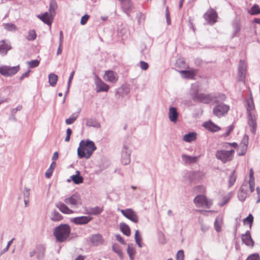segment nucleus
Here are the masks:
<instances>
[{
  "label": "nucleus",
  "mask_w": 260,
  "mask_h": 260,
  "mask_svg": "<svg viewBox=\"0 0 260 260\" xmlns=\"http://www.w3.org/2000/svg\"><path fill=\"white\" fill-rule=\"evenodd\" d=\"M63 201L64 203L59 202L56 203V207L60 212L66 214H71L74 213V211L69 208L67 205L72 208H78L82 203L80 196L77 193L65 198Z\"/></svg>",
  "instance_id": "obj_1"
},
{
  "label": "nucleus",
  "mask_w": 260,
  "mask_h": 260,
  "mask_svg": "<svg viewBox=\"0 0 260 260\" xmlns=\"http://www.w3.org/2000/svg\"><path fill=\"white\" fill-rule=\"evenodd\" d=\"M245 101L248 124L251 133L255 134L257 127V116L252 95H250V97L249 99H246Z\"/></svg>",
  "instance_id": "obj_2"
},
{
  "label": "nucleus",
  "mask_w": 260,
  "mask_h": 260,
  "mask_svg": "<svg viewBox=\"0 0 260 260\" xmlns=\"http://www.w3.org/2000/svg\"><path fill=\"white\" fill-rule=\"evenodd\" d=\"M199 86L197 84L191 85L190 95L194 102H198L204 104H209L211 102L218 103V94L213 95L211 94H204L198 92Z\"/></svg>",
  "instance_id": "obj_3"
},
{
  "label": "nucleus",
  "mask_w": 260,
  "mask_h": 260,
  "mask_svg": "<svg viewBox=\"0 0 260 260\" xmlns=\"http://www.w3.org/2000/svg\"><path fill=\"white\" fill-rule=\"evenodd\" d=\"M71 230V228L68 224H61L55 227L53 231V235L56 241L62 243L77 237L76 234H72V237L70 236Z\"/></svg>",
  "instance_id": "obj_4"
},
{
  "label": "nucleus",
  "mask_w": 260,
  "mask_h": 260,
  "mask_svg": "<svg viewBox=\"0 0 260 260\" xmlns=\"http://www.w3.org/2000/svg\"><path fill=\"white\" fill-rule=\"evenodd\" d=\"M96 149V147L93 141L89 140L86 141L82 140L77 150L78 157L80 158L84 157L88 159Z\"/></svg>",
  "instance_id": "obj_5"
},
{
  "label": "nucleus",
  "mask_w": 260,
  "mask_h": 260,
  "mask_svg": "<svg viewBox=\"0 0 260 260\" xmlns=\"http://www.w3.org/2000/svg\"><path fill=\"white\" fill-rule=\"evenodd\" d=\"M225 99V94L221 93L218 94V100L219 102L215 103L216 105L213 108V112L214 115L219 118L225 115L230 110L229 106L222 103Z\"/></svg>",
  "instance_id": "obj_6"
},
{
  "label": "nucleus",
  "mask_w": 260,
  "mask_h": 260,
  "mask_svg": "<svg viewBox=\"0 0 260 260\" xmlns=\"http://www.w3.org/2000/svg\"><path fill=\"white\" fill-rule=\"evenodd\" d=\"M235 153V150L231 149L230 150H218L216 152V157L220 160L223 163H226L231 161Z\"/></svg>",
  "instance_id": "obj_7"
},
{
  "label": "nucleus",
  "mask_w": 260,
  "mask_h": 260,
  "mask_svg": "<svg viewBox=\"0 0 260 260\" xmlns=\"http://www.w3.org/2000/svg\"><path fill=\"white\" fill-rule=\"evenodd\" d=\"M132 150L127 144H124L121 152V162L123 165H127L131 162Z\"/></svg>",
  "instance_id": "obj_8"
},
{
  "label": "nucleus",
  "mask_w": 260,
  "mask_h": 260,
  "mask_svg": "<svg viewBox=\"0 0 260 260\" xmlns=\"http://www.w3.org/2000/svg\"><path fill=\"white\" fill-rule=\"evenodd\" d=\"M194 203L198 207H206L209 208L212 205V202L208 200L204 195L197 196L194 199Z\"/></svg>",
  "instance_id": "obj_9"
},
{
  "label": "nucleus",
  "mask_w": 260,
  "mask_h": 260,
  "mask_svg": "<svg viewBox=\"0 0 260 260\" xmlns=\"http://www.w3.org/2000/svg\"><path fill=\"white\" fill-rule=\"evenodd\" d=\"M19 70V67H0V73L5 76H11L16 74Z\"/></svg>",
  "instance_id": "obj_10"
},
{
  "label": "nucleus",
  "mask_w": 260,
  "mask_h": 260,
  "mask_svg": "<svg viewBox=\"0 0 260 260\" xmlns=\"http://www.w3.org/2000/svg\"><path fill=\"white\" fill-rule=\"evenodd\" d=\"M122 215L126 218L131 220L132 221L137 223L138 222V216L137 213L132 209L129 208L126 210L118 209Z\"/></svg>",
  "instance_id": "obj_11"
},
{
  "label": "nucleus",
  "mask_w": 260,
  "mask_h": 260,
  "mask_svg": "<svg viewBox=\"0 0 260 260\" xmlns=\"http://www.w3.org/2000/svg\"><path fill=\"white\" fill-rule=\"evenodd\" d=\"M247 70V64L245 61L241 60L238 66V79L239 81L245 83Z\"/></svg>",
  "instance_id": "obj_12"
},
{
  "label": "nucleus",
  "mask_w": 260,
  "mask_h": 260,
  "mask_svg": "<svg viewBox=\"0 0 260 260\" xmlns=\"http://www.w3.org/2000/svg\"><path fill=\"white\" fill-rule=\"evenodd\" d=\"M205 19L211 24H213L216 22L217 14L213 9H210L204 15Z\"/></svg>",
  "instance_id": "obj_13"
},
{
  "label": "nucleus",
  "mask_w": 260,
  "mask_h": 260,
  "mask_svg": "<svg viewBox=\"0 0 260 260\" xmlns=\"http://www.w3.org/2000/svg\"><path fill=\"white\" fill-rule=\"evenodd\" d=\"M118 78L117 74L110 70L106 71L104 76L105 81L113 83L117 82Z\"/></svg>",
  "instance_id": "obj_14"
},
{
  "label": "nucleus",
  "mask_w": 260,
  "mask_h": 260,
  "mask_svg": "<svg viewBox=\"0 0 260 260\" xmlns=\"http://www.w3.org/2000/svg\"><path fill=\"white\" fill-rule=\"evenodd\" d=\"M95 84L97 92H107L109 89V86L99 78L95 80Z\"/></svg>",
  "instance_id": "obj_15"
},
{
  "label": "nucleus",
  "mask_w": 260,
  "mask_h": 260,
  "mask_svg": "<svg viewBox=\"0 0 260 260\" xmlns=\"http://www.w3.org/2000/svg\"><path fill=\"white\" fill-rule=\"evenodd\" d=\"M181 159L182 162L185 165H190L196 163L200 158V155L198 156H190L185 154L181 155Z\"/></svg>",
  "instance_id": "obj_16"
},
{
  "label": "nucleus",
  "mask_w": 260,
  "mask_h": 260,
  "mask_svg": "<svg viewBox=\"0 0 260 260\" xmlns=\"http://www.w3.org/2000/svg\"><path fill=\"white\" fill-rule=\"evenodd\" d=\"M168 116L171 122L176 123L178 120L179 116L177 108L174 107H170L169 109Z\"/></svg>",
  "instance_id": "obj_17"
},
{
  "label": "nucleus",
  "mask_w": 260,
  "mask_h": 260,
  "mask_svg": "<svg viewBox=\"0 0 260 260\" xmlns=\"http://www.w3.org/2000/svg\"><path fill=\"white\" fill-rule=\"evenodd\" d=\"M91 217L86 216H82L76 217L71 219V221L76 224H85L88 223L91 220Z\"/></svg>",
  "instance_id": "obj_18"
},
{
  "label": "nucleus",
  "mask_w": 260,
  "mask_h": 260,
  "mask_svg": "<svg viewBox=\"0 0 260 260\" xmlns=\"http://www.w3.org/2000/svg\"><path fill=\"white\" fill-rule=\"evenodd\" d=\"M54 15L49 12H45L42 15H38V17L40 18L43 22L47 25H51Z\"/></svg>",
  "instance_id": "obj_19"
},
{
  "label": "nucleus",
  "mask_w": 260,
  "mask_h": 260,
  "mask_svg": "<svg viewBox=\"0 0 260 260\" xmlns=\"http://www.w3.org/2000/svg\"><path fill=\"white\" fill-rule=\"evenodd\" d=\"M242 242L248 246L253 247L254 245V241L252 239L250 233L247 231L245 234H242L241 236Z\"/></svg>",
  "instance_id": "obj_20"
},
{
  "label": "nucleus",
  "mask_w": 260,
  "mask_h": 260,
  "mask_svg": "<svg viewBox=\"0 0 260 260\" xmlns=\"http://www.w3.org/2000/svg\"><path fill=\"white\" fill-rule=\"evenodd\" d=\"M11 49V44L6 42L5 40L0 41V54L2 55H6L8 51Z\"/></svg>",
  "instance_id": "obj_21"
},
{
  "label": "nucleus",
  "mask_w": 260,
  "mask_h": 260,
  "mask_svg": "<svg viewBox=\"0 0 260 260\" xmlns=\"http://www.w3.org/2000/svg\"><path fill=\"white\" fill-rule=\"evenodd\" d=\"M203 126L208 130L212 132H216L220 129V128L218 125H216L211 121L204 122Z\"/></svg>",
  "instance_id": "obj_22"
},
{
  "label": "nucleus",
  "mask_w": 260,
  "mask_h": 260,
  "mask_svg": "<svg viewBox=\"0 0 260 260\" xmlns=\"http://www.w3.org/2000/svg\"><path fill=\"white\" fill-rule=\"evenodd\" d=\"M244 187H246V185L243 184L238 193V198L242 202L244 201L247 197V189Z\"/></svg>",
  "instance_id": "obj_23"
},
{
  "label": "nucleus",
  "mask_w": 260,
  "mask_h": 260,
  "mask_svg": "<svg viewBox=\"0 0 260 260\" xmlns=\"http://www.w3.org/2000/svg\"><path fill=\"white\" fill-rule=\"evenodd\" d=\"M180 73L184 75L185 78L192 79L197 74L196 70L191 69L189 70H182L180 71Z\"/></svg>",
  "instance_id": "obj_24"
},
{
  "label": "nucleus",
  "mask_w": 260,
  "mask_h": 260,
  "mask_svg": "<svg viewBox=\"0 0 260 260\" xmlns=\"http://www.w3.org/2000/svg\"><path fill=\"white\" fill-rule=\"evenodd\" d=\"M76 173V175L71 176L70 178L76 184H79L82 183L83 181V178L80 175V172L79 171H77Z\"/></svg>",
  "instance_id": "obj_25"
},
{
  "label": "nucleus",
  "mask_w": 260,
  "mask_h": 260,
  "mask_svg": "<svg viewBox=\"0 0 260 260\" xmlns=\"http://www.w3.org/2000/svg\"><path fill=\"white\" fill-rule=\"evenodd\" d=\"M133 7V4L131 0H127L121 5V7L123 11L127 14L129 12Z\"/></svg>",
  "instance_id": "obj_26"
},
{
  "label": "nucleus",
  "mask_w": 260,
  "mask_h": 260,
  "mask_svg": "<svg viewBox=\"0 0 260 260\" xmlns=\"http://www.w3.org/2000/svg\"><path fill=\"white\" fill-rule=\"evenodd\" d=\"M86 125L88 127H93L95 128H99L100 124L96 120L92 118H88L86 119Z\"/></svg>",
  "instance_id": "obj_27"
},
{
  "label": "nucleus",
  "mask_w": 260,
  "mask_h": 260,
  "mask_svg": "<svg viewBox=\"0 0 260 260\" xmlns=\"http://www.w3.org/2000/svg\"><path fill=\"white\" fill-rule=\"evenodd\" d=\"M196 136L195 133H189L183 136V140L186 142H191L196 139Z\"/></svg>",
  "instance_id": "obj_28"
},
{
  "label": "nucleus",
  "mask_w": 260,
  "mask_h": 260,
  "mask_svg": "<svg viewBox=\"0 0 260 260\" xmlns=\"http://www.w3.org/2000/svg\"><path fill=\"white\" fill-rule=\"evenodd\" d=\"M119 227L120 228L121 231L122 232V233L127 236H128L131 234V231L129 226L125 223H120L119 224Z\"/></svg>",
  "instance_id": "obj_29"
},
{
  "label": "nucleus",
  "mask_w": 260,
  "mask_h": 260,
  "mask_svg": "<svg viewBox=\"0 0 260 260\" xmlns=\"http://www.w3.org/2000/svg\"><path fill=\"white\" fill-rule=\"evenodd\" d=\"M57 4L55 0H51L49 4V13L52 14V15H55V11L57 8Z\"/></svg>",
  "instance_id": "obj_30"
},
{
  "label": "nucleus",
  "mask_w": 260,
  "mask_h": 260,
  "mask_svg": "<svg viewBox=\"0 0 260 260\" xmlns=\"http://www.w3.org/2000/svg\"><path fill=\"white\" fill-rule=\"evenodd\" d=\"M91 241L95 245L100 244L103 242L102 236L100 234L93 235L91 238Z\"/></svg>",
  "instance_id": "obj_31"
},
{
  "label": "nucleus",
  "mask_w": 260,
  "mask_h": 260,
  "mask_svg": "<svg viewBox=\"0 0 260 260\" xmlns=\"http://www.w3.org/2000/svg\"><path fill=\"white\" fill-rule=\"evenodd\" d=\"M4 28L9 31H15L18 29L17 26L12 23L3 24Z\"/></svg>",
  "instance_id": "obj_32"
},
{
  "label": "nucleus",
  "mask_w": 260,
  "mask_h": 260,
  "mask_svg": "<svg viewBox=\"0 0 260 260\" xmlns=\"http://www.w3.org/2000/svg\"><path fill=\"white\" fill-rule=\"evenodd\" d=\"M103 211V208L98 206L90 208L88 209V213L91 215H96Z\"/></svg>",
  "instance_id": "obj_33"
},
{
  "label": "nucleus",
  "mask_w": 260,
  "mask_h": 260,
  "mask_svg": "<svg viewBox=\"0 0 260 260\" xmlns=\"http://www.w3.org/2000/svg\"><path fill=\"white\" fill-rule=\"evenodd\" d=\"M45 248L43 246H40L38 248V252H37V257L39 260H43L44 256H45Z\"/></svg>",
  "instance_id": "obj_34"
},
{
  "label": "nucleus",
  "mask_w": 260,
  "mask_h": 260,
  "mask_svg": "<svg viewBox=\"0 0 260 260\" xmlns=\"http://www.w3.org/2000/svg\"><path fill=\"white\" fill-rule=\"evenodd\" d=\"M62 218V215L57 211H54L50 217V219L52 221H59L61 220Z\"/></svg>",
  "instance_id": "obj_35"
},
{
  "label": "nucleus",
  "mask_w": 260,
  "mask_h": 260,
  "mask_svg": "<svg viewBox=\"0 0 260 260\" xmlns=\"http://www.w3.org/2000/svg\"><path fill=\"white\" fill-rule=\"evenodd\" d=\"M58 80V77L55 74H50L49 75V83L52 86H54Z\"/></svg>",
  "instance_id": "obj_36"
},
{
  "label": "nucleus",
  "mask_w": 260,
  "mask_h": 260,
  "mask_svg": "<svg viewBox=\"0 0 260 260\" xmlns=\"http://www.w3.org/2000/svg\"><path fill=\"white\" fill-rule=\"evenodd\" d=\"M237 176L236 175V171L233 170L231 175L229 178V187L232 186L236 182Z\"/></svg>",
  "instance_id": "obj_37"
},
{
  "label": "nucleus",
  "mask_w": 260,
  "mask_h": 260,
  "mask_svg": "<svg viewBox=\"0 0 260 260\" xmlns=\"http://www.w3.org/2000/svg\"><path fill=\"white\" fill-rule=\"evenodd\" d=\"M78 117V113H73L69 118L66 120V123L67 124H71L74 122V121L77 119Z\"/></svg>",
  "instance_id": "obj_38"
},
{
  "label": "nucleus",
  "mask_w": 260,
  "mask_h": 260,
  "mask_svg": "<svg viewBox=\"0 0 260 260\" xmlns=\"http://www.w3.org/2000/svg\"><path fill=\"white\" fill-rule=\"evenodd\" d=\"M127 252L131 260H133L136 251L132 245H128L127 249Z\"/></svg>",
  "instance_id": "obj_39"
},
{
  "label": "nucleus",
  "mask_w": 260,
  "mask_h": 260,
  "mask_svg": "<svg viewBox=\"0 0 260 260\" xmlns=\"http://www.w3.org/2000/svg\"><path fill=\"white\" fill-rule=\"evenodd\" d=\"M112 250L116 253L121 258L122 256V251L118 244L114 243L112 245Z\"/></svg>",
  "instance_id": "obj_40"
},
{
  "label": "nucleus",
  "mask_w": 260,
  "mask_h": 260,
  "mask_svg": "<svg viewBox=\"0 0 260 260\" xmlns=\"http://www.w3.org/2000/svg\"><path fill=\"white\" fill-rule=\"evenodd\" d=\"M253 221V217L251 214H249L248 216L243 219L244 224H248L250 228H251Z\"/></svg>",
  "instance_id": "obj_41"
},
{
  "label": "nucleus",
  "mask_w": 260,
  "mask_h": 260,
  "mask_svg": "<svg viewBox=\"0 0 260 260\" xmlns=\"http://www.w3.org/2000/svg\"><path fill=\"white\" fill-rule=\"evenodd\" d=\"M37 37L36 33L34 29H31L28 31L26 39L28 41H34Z\"/></svg>",
  "instance_id": "obj_42"
},
{
  "label": "nucleus",
  "mask_w": 260,
  "mask_h": 260,
  "mask_svg": "<svg viewBox=\"0 0 260 260\" xmlns=\"http://www.w3.org/2000/svg\"><path fill=\"white\" fill-rule=\"evenodd\" d=\"M74 74H75V71H72L71 73V74L70 75V76L69 77L68 83V87H67V90L66 91V93L65 94L64 97L63 98V103H64L65 101H66V95L67 94V93H68V92L69 91V88H70V85H71L72 80V79L73 78Z\"/></svg>",
  "instance_id": "obj_43"
},
{
  "label": "nucleus",
  "mask_w": 260,
  "mask_h": 260,
  "mask_svg": "<svg viewBox=\"0 0 260 260\" xmlns=\"http://www.w3.org/2000/svg\"><path fill=\"white\" fill-rule=\"evenodd\" d=\"M135 239L136 242L138 244V246L141 248L143 246L142 244L141 243L142 238L139 234L138 230H137L135 232Z\"/></svg>",
  "instance_id": "obj_44"
},
{
  "label": "nucleus",
  "mask_w": 260,
  "mask_h": 260,
  "mask_svg": "<svg viewBox=\"0 0 260 260\" xmlns=\"http://www.w3.org/2000/svg\"><path fill=\"white\" fill-rule=\"evenodd\" d=\"M214 226L216 231L219 232L221 229V220L219 217L217 218L214 222Z\"/></svg>",
  "instance_id": "obj_45"
},
{
  "label": "nucleus",
  "mask_w": 260,
  "mask_h": 260,
  "mask_svg": "<svg viewBox=\"0 0 260 260\" xmlns=\"http://www.w3.org/2000/svg\"><path fill=\"white\" fill-rule=\"evenodd\" d=\"M249 13L252 15L260 14V8L257 5H254L251 8Z\"/></svg>",
  "instance_id": "obj_46"
},
{
  "label": "nucleus",
  "mask_w": 260,
  "mask_h": 260,
  "mask_svg": "<svg viewBox=\"0 0 260 260\" xmlns=\"http://www.w3.org/2000/svg\"><path fill=\"white\" fill-rule=\"evenodd\" d=\"M199 223L201 225V230L203 233L206 232L209 230V225L207 223L204 222L202 220H199Z\"/></svg>",
  "instance_id": "obj_47"
},
{
  "label": "nucleus",
  "mask_w": 260,
  "mask_h": 260,
  "mask_svg": "<svg viewBox=\"0 0 260 260\" xmlns=\"http://www.w3.org/2000/svg\"><path fill=\"white\" fill-rule=\"evenodd\" d=\"M247 150V147L240 145L238 150V155L239 156L244 155Z\"/></svg>",
  "instance_id": "obj_48"
},
{
  "label": "nucleus",
  "mask_w": 260,
  "mask_h": 260,
  "mask_svg": "<svg viewBox=\"0 0 260 260\" xmlns=\"http://www.w3.org/2000/svg\"><path fill=\"white\" fill-rule=\"evenodd\" d=\"M248 140L249 137L248 135H244L240 145L247 147L249 143Z\"/></svg>",
  "instance_id": "obj_49"
},
{
  "label": "nucleus",
  "mask_w": 260,
  "mask_h": 260,
  "mask_svg": "<svg viewBox=\"0 0 260 260\" xmlns=\"http://www.w3.org/2000/svg\"><path fill=\"white\" fill-rule=\"evenodd\" d=\"M40 61L37 59L31 60L27 62V64L29 68H34L38 67Z\"/></svg>",
  "instance_id": "obj_50"
},
{
  "label": "nucleus",
  "mask_w": 260,
  "mask_h": 260,
  "mask_svg": "<svg viewBox=\"0 0 260 260\" xmlns=\"http://www.w3.org/2000/svg\"><path fill=\"white\" fill-rule=\"evenodd\" d=\"M232 194H233V193L232 192H230L227 196H225L223 198V202L220 203V206H224L225 204H226L229 201V200H230V199L232 196Z\"/></svg>",
  "instance_id": "obj_51"
},
{
  "label": "nucleus",
  "mask_w": 260,
  "mask_h": 260,
  "mask_svg": "<svg viewBox=\"0 0 260 260\" xmlns=\"http://www.w3.org/2000/svg\"><path fill=\"white\" fill-rule=\"evenodd\" d=\"M246 260H260V256L258 253H253L249 255Z\"/></svg>",
  "instance_id": "obj_52"
},
{
  "label": "nucleus",
  "mask_w": 260,
  "mask_h": 260,
  "mask_svg": "<svg viewBox=\"0 0 260 260\" xmlns=\"http://www.w3.org/2000/svg\"><path fill=\"white\" fill-rule=\"evenodd\" d=\"M184 257V254L183 250H179L176 254V260H183Z\"/></svg>",
  "instance_id": "obj_53"
},
{
  "label": "nucleus",
  "mask_w": 260,
  "mask_h": 260,
  "mask_svg": "<svg viewBox=\"0 0 260 260\" xmlns=\"http://www.w3.org/2000/svg\"><path fill=\"white\" fill-rule=\"evenodd\" d=\"M14 240V238H13L8 242L6 247L4 249H3L1 251V252L0 253L1 255L3 254L4 253H5L6 252H7L9 250L10 245L12 244V243Z\"/></svg>",
  "instance_id": "obj_54"
},
{
  "label": "nucleus",
  "mask_w": 260,
  "mask_h": 260,
  "mask_svg": "<svg viewBox=\"0 0 260 260\" xmlns=\"http://www.w3.org/2000/svg\"><path fill=\"white\" fill-rule=\"evenodd\" d=\"M234 29V32L233 35V37H234L236 35L237 33L239 32V31L240 30V26L238 23H236L234 24L233 25Z\"/></svg>",
  "instance_id": "obj_55"
},
{
  "label": "nucleus",
  "mask_w": 260,
  "mask_h": 260,
  "mask_svg": "<svg viewBox=\"0 0 260 260\" xmlns=\"http://www.w3.org/2000/svg\"><path fill=\"white\" fill-rule=\"evenodd\" d=\"M140 67L142 70L146 71L148 69L149 65L146 62L141 61L140 62Z\"/></svg>",
  "instance_id": "obj_56"
},
{
  "label": "nucleus",
  "mask_w": 260,
  "mask_h": 260,
  "mask_svg": "<svg viewBox=\"0 0 260 260\" xmlns=\"http://www.w3.org/2000/svg\"><path fill=\"white\" fill-rule=\"evenodd\" d=\"M89 18V16L87 14H85L84 16H83L81 18L80 23L82 25H84L86 23L88 19Z\"/></svg>",
  "instance_id": "obj_57"
},
{
  "label": "nucleus",
  "mask_w": 260,
  "mask_h": 260,
  "mask_svg": "<svg viewBox=\"0 0 260 260\" xmlns=\"http://www.w3.org/2000/svg\"><path fill=\"white\" fill-rule=\"evenodd\" d=\"M248 183L251 192H253L254 190L255 186L254 180H249Z\"/></svg>",
  "instance_id": "obj_58"
},
{
  "label": "nucleus",
  "mask_w": 260,
  "mask_h": 260,
  "mask_svg": "<svg viewBox=\"0 0 260 260\" xmlns=\"http://www.w3.org/2000/svg\"><path fill=\"white\" fill-rule=\"evenodd\" d=\"M205 175V173L201 171H198L194 172V176L196 177H198L199 179H201Z\"/></svg>",
  "instance_id": "obj_59"
},
{
  "label": "nucleus",
  "mask_w": 260,
  "mask_h": 260,
  "mask_svg": "<svg viewBox=\"0 0 260 260\" xmlns=\"http://www.w3.org/2000/svg\"><path fill=\"white\" fill-rule=\"evenodd\" d=\"M234 126L231 125L228 127L226 132L223 135L224 137H228L231 132L233 130Z\"/></svg>",
  "instance_id": "obj_60"
},
{
  "label": "nucleus",
  "mask_w": 260,
  "mask_h": 260,
  "mask_svg": "<svg viewBox=\"0 0 260 260\" xmlns=\"http://www.w3.org/2000/svg\"><path fill=\"white\" fill-rule=\"evenodd\" d=\"M230 146H232V147H233L234 148H236L237 146H238V144L236 142H233V143H225L224 145V147L226 148H228V147Z\"/></svg>",
  "instance_id": "obj_61"
},
{
  "label": "nucleus",
  "mask_w": 260,
  "mask_h": 260,
  "mask_svg": "<svg viewBox=\"0 0 260 260\" xmlns=\"http://www.w3.org/2000/svg\"><path fill=\"white\" fill-rule=\"evenodd\" d=\"M24 199H28L29 197V189L27 188H24L23 191Z\"/></svg>",
  "instance_id": "obj_62"
},
{
  "label": "nucleus",
  "mask_w": 260,
  "mask_h": 260,
  "mask_svg": "<svg viewBox=\"0 0 260 260\" xmlns=\"http://www.w3.org/2000/svg\"><path fill=\"white\" fill-rule=\"evenodd\" d=\"M116 240L121 243L122 244H125V242L122 237L119 235L117 234L116 235Z\"/></svg>",
  "instance_id": "obj_63"
},
{
  "label": "nucleus",
  "mask_w": 260,
  "mask_h": 260,
  "mask_svg": "<svg viewBox=\"0 0 260 260\" xmlns=\"http://www.w3.org/2000/svg\"><path fill=\"white\" fill-rule=\"evenodd\" d=\"M22 108V107L21 105H19L16 108L11 109V113L15 114L18 111H20Z\"/></svg>",
  "instance_id": "obj_64"
}]
</instances>
